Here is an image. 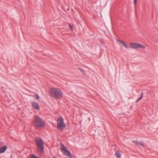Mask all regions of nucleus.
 <instances>
[{
  "instance_id": "nucleus-14",
  "label": "nucleus",
  "mask_w": 158,
  "mask_h": 158,
  "mask_svg": "<svg viewBox=\"0 0 158 158\" xmlns=\"http://www.w3.org/2000/svg\"><path fill=\"white\" fill-rule=\"evenodd\" d=\"M122 44L126 48H127V49L128 48V47L127 46L124 42H123V43Z\"/></svg>"
},
{
  "instance_id": "nucleus-9",
  "label": "nucleus",
  "mask_w": 158,
  "mask_h": 158,
  "mask_svg": "<svg viewBox=\"0 0 158 158\" xmlns=\"http://www.w3.org/2000/svg\"><path fill=\"white\" fill-rule=\"evenodd\" d=\"M7 147L6 146H4L0 148V153H3L6 150Z\"/></svg>"
},
{
  "instance_id": "nucleus-4",
  "label": "nucleus",
  "mask_w": 158,
  "mask_h": 158,
  "mask_svg": "<svg viewBox=\"0 0 158 158\" xmlns=\"http://www.w3.org/2000/svg\"><path fill=\"white\" fill-rule=\"evenodd\" d=\"M60 149L64 155H66L70 158H73V156L70 152L67 149L64 145L63 144H61Z\"/></svg>"
},
{
  "instance_id": "nucleus-6",
  "label": "nucleus",
  "mask_w": 158,
  "mask_h": 158,
  "mask_svg": "<svg viewBox=\"0 0 158 158\" xmlns=\"http://www.w3.org/2000/svg\"><path fill=\"white\" fill-rule=\"evenodd\" d=\"M130 46L129 47L133 49H135L138 48V44L135 43H131L129 44Z\"/></svg>"
},
{
  "instance_id": "nucleus-8",
  "label": "nucleus",
  "mask_w": 158,
  "mask_h": 158,
  "mask_svg": "<svg viewBox=\"0 0 158 158\" xmlns=\"http://www.w3.org/2000/svg\"><path fill=\"white\" fill-rule=\"evenodd\" d=\"M32 106L35 108L37 110H40V107L38 106V104L37 102L34 101H33L31 103Z\"/></svg>"
},
{
  "instance_id": "nucleus-2",
  "label": "nucleus",
  "mask_w": 158,
  "mask_h": 158,
  "mask_svg": "<svg viewBox=\"0 0 158 158\" xmlns=\"http://www.w3.org/2000/svg\"><path fill=\"white\" fill-rule=\"evenodd\" d=\"M34 126L37 128H41L45 126V123L41 118L36 116H35Z\"/></svg>"
},
{
  "instance_id": "nucleus-16",
  "label": "nucleus",
  "mask_w": 158,
  "mask_h": 158,
  "mask_svg": "<svg viewBox=\"0 0 158 158\" xmlns=\"http://www.w3.org/2000/svg\"><path fill=\"white\" fill-rule=\"evenodd\" d=\"M78 69L82 73H84V71L82 69H81L79 68H78Z\"/></svg>"
},
{
  "instance_id": "nucleus-13",
  "label": "nucleus",
  "mask_w": 158,
  "mask_h": 158,
  "mask_svg": "<svg viewBox=\"0 0 158 158\" xmlns=\"http://www.w3.org/2000/svg\"><path fill=\"white\" fill-rule=\"evenodd\" d=\"M34 98L37 100H38L39 99V96L38 94H36L34 96Z\"/></svg>"
},
{
  "instance_id": "nucleus-1",
  "label": "nucleus",
  "mask_w": 158,
  "mask_h": 158,
  "mask_svg": "<svg viewBox=\"0 0 158 158\" xmlns=\"http://www.w3.org/2000/svg\"><path fill=\"white\" fill-rule=\"evenodd\" d=\"M50 94L51 96L56 98H60L63 95L62 92L60 89L54 88L50 89Z\"/></svg>"
},
{
  "instance_id": "nucleus-12",
  "label": "nucleus",
  "mask_w": 158,
  "mask_h": 158,
  "mask_svg": "<svg viewBox=\"0 0 158 158\" xmlns=\"http://www.w3.org/2000/svg\"><path fill=\"white\" fill-rule=\"evenodd\" d=\"M143 92H142V94H141V97H140L139 98L138 100H137V101H136V102H138V101H140V100H141L142 99V98L143 97Z\"/></svg>"
},
{
  "instance_id": "nucleus-11",
  "label": "nucleus",
  "mask_w": 158,
  "mask_h": 158,
  "mask_svg": "<svg viewBox=\"0 0 158 158\" xmlns=\"http://www.w3.org/2000/svg\"><path fill=\"white\" fill-rule=\"evenodd\" d=\"M140 48L142 49H144L145 48V46L143 45L138 44V48Z\"/></svg>"
},
{
  "instance_id": "nucleus-7",
  "label": "nucleus",
  "mask_w": 158,
  "mask_h": 158,
  "mask_svg": "<svg viewBox=\"0 0 158 158\" xmlns=\"http://www.w3.org/2000/svg\"><path fill=\"white\" fill-rule=\"evenodd\" d=\"M132 142L135 143L137 145H140L143 147H144L145 146V145L142 142L137 141H132Z\"/></svg>"
},
{
  "instance_id": "nucleus-10",
  "label": "nucleus",
  "mask_w": 158,
  "mask_h": 158,
  "mask_svg": "<svg viewBox=\"0 0 158 158\" xmlns=\"http://www.w3.org/2000/svg\"><path fill=\"white\" fill-rule=\"evenodd\" d=\"M115 156L118 158H120L121 156V154L119 153L118 151H117L115 154Z\"/></svg>"
},
{
  "instance_id": "nucleus-18",
  "label": "nucleus",
  "mask_w": 158,
  "mask_h": 158,
  "mask_svg": "<svg viewBox=\"0 0 158 158\" xmlns=\"http://www.w3.org/2000/svg\"><path fill=\"white\" fill-rule=\"evenodd\" d=\"M69 27L71 28V29L73 30L72 29V26L70 25V24H69Z\"/></svg>"
},
{
  "instance_id": "nucleus-15",
  "label": "nucleus",
  "mask_w": 158,
  "mask_h": 158,
  "mask_svg": "<svg viewBox=\"0 0 158 158\" xmlns=\"http://www.w3.org/2000/svg\"><path fill=\"white\" fill-rule=\"evenodd\" d=\"M117 41L118 42H120V43H121L122 44L123 43V42H124L123 41H122L121 40H117Z\"/></svg>"
},
{
  "instance_id": "nucleus-17",
  "label": "nucleus",
  "mask_w": 158,
  "mask_h": 158,
  "mask_svg": "<svg viewBox=\"0 0 158 158\" xmlns=\"http://www.w3.org/2000/svg\"><path fill=\"white\" fill-rule=\"evenodd\" d=\"M137 0H134V4L135 5L136 4Z\"/></svg>"
},
{
  "instance_id": "nucleus-3",
  "label": "nucleus",
  "mask_w": 158,
  "mask_h": 158,
  "mask_svg": "<svg viewBox=\"0 0 158 158\" xmlns=\"http://www.w3.org/2000/svg\"><path fill=\"white\" fill-rule=\"evenodd\" d=\"M37 146L38 147V151L40 153H42L44 152V148L42 139L40 138H37L35 139Z\"/></svg>"
},
{
  "instance_id": "nucleus-5",
  "label": "nucleus",
  "mask_w": 158,
  "mask_h": 158,
  "mask_svg": "<svg viewBox=\"0 0 158 158\" xmlns=\"http://www.w3.org/2000/svg\"><path fill=\"white\" fill-rule=\"evenodd\" d=\"M57 126L58 129L60 130H63L65 127L64 120L62 118H59L57 120Z\"/></svg>"
}]
</instances>
